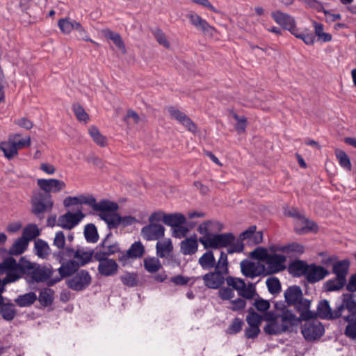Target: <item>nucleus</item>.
<instances>
[{"label": "nucleus", "instance_id": "obj_51", "mask_svg": "<svg viewBox=\"0 0 356 356\" xmlns=\"http://www.w3.org/2000/svg\"><path fill=\"white\" fill-rule=\"evenodd\" d=\"M38 300L43 306L50 305L54 300V291L50 289H44L40 293Z\"/></svg>", "mask_w": 356, "mask_h": 356}, {"label": "nucleus", "instance_id": "obj_41", "mask_svg": "<svg viewBox=\"0 0 356 356\" xmlns=\"http://www.w3.org/2000/svg\"><path fill=\"white\" fill-rule=\"evenodd\" d=\"M350 263L348 260H341L334 264L332 272L336 276L346 278Z\"/></svg>", "mask_w": 356, "mask_h": 356}, {"label": "nucleus", "instance_id": "obj_59", "mask_svg": "<svg viewBox=\"0 0 356 356\" xmlns=\"http://www.w3.org/2000/svg\"><path fill=\"white\" fill-rule=\"evenodd\" d=\"M243 325V321L241 319L235 318L233 320L232 324L227 328V333L229 334H235L238 333L241 330Z\"/></svg>", "mask_w": 356, "mask_h": 356}, {"label": "nucleus", "instance_id": "obj_22", "mask_svg": "<svg viewBox=\"0 0 356 356\" xmlns=\"http://www.w3.org/2000/svg\"><path fill=\"white\" fill-rule=\"evenodd\" d=\"M271 17L277 24L282 26L284 29L288 30L291 29L293 25H295L296 22L292 16L280 10L273 12Z\"/></svg>", "mask_w": 356, "mask_h": 356}, {"label": "nucleus", "instance_id": "obj_19", "mask_svg": "<svg viewBox=\"0 0 356 356\" xmlns=\"http://www.w3.org/2000/svg\"><path fill=\"white\" fill-rule=\"evenodd\" d=\"M207 287L213 289L220 288L225 281V276L214 270L205 274L202 277Z\"/></svg>", "mask_w": 356, "mask_h": 356}, {"label": "nucleus", "instance_id": "obj_25", "mask_svg": "<svg viewBox=\"0 0 356 356\" xmlns=\"http://www.w3.org/2000/svg\"><path fill=\"white\" fill-rule=\"evenodd\" d=\"M118 265L114 259H107L98 265V271L103 276L109 277L115 275L118 271Z\"/></svg>", "mask_w": 356, "mask_h": 356}, {"label": "nucleus", "instance_id": "obj_12", "mask_svg": "<svg viewBox=\"0 0 356 356\" xmlns=\"http://www.w3.org/2000/svg\"><path fill=\"white\" fill-rule=\"evenodd\" d=\"M37 184L40 188L44 191V193H58L66 186L63 181L56 179H38Z\"/></svg>", "mask_w": 356, "mask_h": 356}, {"label": "nucleus", "instance_id": "obj_49", "mask_svg": "<svg viewBox=\"0 0 356 356\" xmlns=\"http://www.w3.org/2000/svg\"><path fill=\"white\" fill-rule=\"evenodd\" d=\"M39 234L40 231L37 225L31 224L23 229L22 237L27 239V241L29 242L30 241L35 238L39 236Z\"/></svg>", "mask_w": 356, "mask_h": 356}, {"label": "nucleus", "instance_id": "obj_30", "mask_svg": "<svg viewBox=\"0 0 356 356\" xmlns=\"http://www.w3.org/2000/svg\"><path fill=\"white\" fill-rule=\"evenodd\" d=\"M188 18L194 26H195L197 29L202 30L205 33H211L213 29V27L211 26L205 19H202L197 14H188Z\"/></svg>", "mask_w": 356, "mask_h": 356}, {"label": "nucleus", "instance_id": "obj_53", "mask_svg": "<svg viewBox=\"0 0 356 356\" xmlns=\"http://www.w3.org/2000/svg\"><path fill=\"white\" fill-rule=\"evenodd\" d=\"M271 250H273L272 248H270ZM282 251L285 253H290V252H296V253H302L304 252V247L297 243H289L286 245L282 246L280 248H277L274 250Z\"/></svg>", "mask_w": 356, "mask_h": 356}, {"label": "nucleus", "instance_id": "obj_43", "mask_svg": "<svg viewBox=\"0 0 356 356\" xmlns=\"http://www.w3.org/2000/svg\"><path fill=\"white\" fill-rule=\"evenodd\" d=\"M161 266L159 259L156 257H146L144 259V268L149 273H156L161 269Z\"/></svg>", "mask_w": 356, "mask_h": 356}, {"label": "nucleus", "instance_id": "obj_16", "mask_svg": "<svg viewBox=\"0 0 356 356\" xmlns=\"http://www.w3.org/2000/svg\"><path fill=\"white\" fill-rule=\"evenodd\" d=\"M65 257H73L75 262H77L79 266H84L88 264L91 258L92 253L84 250L83 249H77L74 250L71 247H67L65 251Z\"/></svg>", "mask_w": 356, "mask_h": 356}, {"label": "nucleus", "instance_id": "obj_55", "mask_svg": "<svg viewBox=\"0 0 356 356\" xmlns=\"http://www.w3.org/2000/svg\"><path fill=\"white\" fill-rule=\"evenodd\" d=\"M348 324L346 327L344 334L348 338L356 339V318L344 320Z\"/></svg>", "mask_w": 356, "mask_h": 356}, {"label": "nucleus", "instance_id": "obj_23", "mask_svg": "<svg viewBox=\"0 0 356 356\" xmlns=\"http://www.w3.org/2000/svg\"><path fill=\"white\" fill-rule=\"evenodd\" d=\"M156 256L159 258H168L172 253L173 245L170 238L159 241L156 244Z\"/></svg>", "mask_w": 356, "mask_h": 356}, {"label": "nucleus", "instance_id": "obj_45", "mask_svg": "<svg viewBox=\"0 0 356 356\" xmlns=\"http://www.w3.org/2000/svg\"><path fill=\"white\" fill-rule=\"evenodd\" d=\"M335 155L338 159L339 165L343 168L350 171L352 169V165L347 154L344 151L337 149L335 150Z\"/></svg>", "mask_w": 356, "mask_h": 356}, {"label": "nucleus", "instance_id": "obj_47", "mask_svg": "<svg viewBox=\"0 0 356 356\" xmlns=\"http://www.w3.org/2000/svg\"><path fill=\"white\" fill-rule=\"evenodd\" d=\"M86 240L90 243H96L98 241V233L96 227L93 224H88L84 228Z\"/></svg>", "mask_w": 356, "mask_h": 356}, {"label": "nucleus", "instance_id": "obj_35", "mask_svg": "<svg viewBox=\"0 0 356 356\" xmlns=\"http://www.w3.org/2000/svg\"><path fill=\"white\" fill-rule=\"evenodd\" d=\"M346 284V278L336 276L334 278L327 280L325 284V288L328 291H339Z\"/></svg>", "mask_w": 356, "mask_h": 356}, {"label": "nucleus", "instance_id": "obj_17", "mask_svg": "<svg viewBox=\"0 0 356 356\" xmlns=\"http://www.w3.org/2000/svg\"><path fill=\"white\" fill-rule=\"evenodd\" d=\"M328 275L329 271L324 267L315 264H310L309 265L305 278L309 283H316L323 280Z\"/></svg>", "mask_w": 356, "mask_h": 356}, {"label": "nucleus", "instance_id": "obj_29", "mask_svg": "<svg viewBox=\"0 0 356 356\" xmlns=\"http://www.w3.org/2000/svg\"><path fill=\"white\" fill-rule=\"evenodd\" d=\"M102 33L104 37L111 40L122 54H126L127 49L124 42L119 33L113 32L109 29H103Z\"/></svg>", "mask_w": 356, "mask_h": 356}, {"label": "nucleus", "instance_id": "obj_52", "mask_svg": "<svg viewBox=\"0 0 356 356\" xmlns=\"http://www.w3.org/2000/svg\"><path fill=\"white\" fill-rule=\"evenodd\" d=\"M144 254V246L138 241L131 245L127 250V255L131 258L141 257Z\"/></svg>", "mask_w": 356, "mask_h": 356}, {"label": "nucleus", "instance_id": "obj_50", "mask_svg": "<svg viewBox=\"0 0 356 356\" xmlns=\"http://www.w3.org/2000/svg\"><path fill=\"white\" fill-rule=\"evenodd\" d=\"M270 254L265 248L258 247L250 253V257L252 259L266 262Z\"/></svg>", "mask_w": 356, "mask_h": 356}, {"label": "nucleus", "instance_id": "obj_56", "mask_svg": "<svg viewBox=\"0 0 356 356\" xmlns=\"http://www.w3.org/2000/svg\"><path fill=\"white\" fill-rule=\"evenodd\" d=\"M266 283L269 292L272 294L278 293L281 289L280 282L277 277H269Z\"/></svg>", "mask_w": 356, "mask_h": 356}, {"label": "nucleus", "instance_id": "obj_58", "mask_svg": "<svg viewBox=\"0 0 356 356\" xmlns=\"http://www.w3.org/2000/svg\"><path fill=\"white\" fill-rule=\"evenodd\" d=\"M72 110L76 118L79 121L87 122L88 120V115L82 106H81L79 104H74L72 106Z\"/></svg>", "mask_w": 356, "mask_h": 356}, {"label": "nucleus", "instance_id": "obj_15", "mask_svg": "<svg viewBox=\"0 0 356 356\" xmlns=\"http://www.w3.org/2000/svg\"><path fill=\"white\" fill-rule=\"evenodd\" d=\"M285 261L286 257L284 255L270 254L266 262V264L267 265V273H276L285 269Z\"/></svg>", "mask_w": 356, "mask_h": 356}, {"label": "nucleus", "instance_id": "obj_40", "mask_svg": "<svg viewBox=\"0 0 356 356\" xmlns=\"http://www.w3.org/2000/svg\"><path fill=\"white\" fill-rule=\"evenodd\" d=\"M213 268H215L214 270L217 271L218 273L225 276L228 274L229 270L227 253H225V252H220V257Z\"/></svg>", "mask_w": 356, "mask_h": 356}, {"label": "nucleus", "instance_id": "obj_37", "mask_svg": "<svg viewBox=\"0 0 356 356\" xmlns=\"http://www.w3.org/2000/svg\"><path fill=\"white\" fill-rule=\"evenodd\" d=\"M37 300V296L34 292L26 293L23 295L19 296L15 300V303L21 307H29L33 304Z\"/></svg>", "mask_w": 356, "mask_h": 356}, {"label": "nucleus", "instance_id": "obj_61", "mask_svg": "<svg viewBox=\"0 0 356 356\" xmlns=\"http://www.w3.org/2000/svg\"><path fill=\"white\" fill-rule=\"evenodd\" d=\"M153 34L156 41L159 43V44L165 47V48L170 47V44L167 40L165 35L163 33V31L161 29H157L154 30Z\"/></svg>", "mask_w": 356, "mask_h": 356}, {"label": "nucleus", "instance_id": "obj_33", "mask_svg": "<svg viewBox=\"0 0 356 356\" xmlns=\"http://www.w3.org/2000/svg\"><path fill=\"white\" fill-rule=\"evenodd\" d=\"M309 265L303 261H296L289 266L290 273L295 277H306Z\"/></svg>", "mask_w": 356, "mask_h": 356}, {"label": "nucleus", "instance_id": "obj_1", "mask_svg": "<svg viewBox=\"0 0 356 356\" xmlns=\"http://www.w3.org/2000/svg\"><path fill=\"white\" fill-rule=\"evenodd\" d=\"M0 268L10 270L18 277V280L24 275L29 284L40 283L47 281L53 274L51 268L31 262L25 257H22L18 263L13 257H9L1 262Z\"/></svg>", "mask_w": 356, "mask_h": 356}, {"label": "nucleus", "instance_id": "obj_39", "mask_svg": "<svg viewBox=\"0 0 356 356\" xmlns=\"http://www.w3.org/2000/svg\"><path fill=\"white\" fill-rule=\"evenodd\" d=\"M53 245L58 250H62L61 257L64 259L65 257L66 248L70 246L69 245H66V237L63 232L58 231L56 233Z\"/></svg>", "mask_w": 356, "mask_h": 356}, {"label": "nucleus", "instance_id": "obj_14", "mask_svg": "<svg viewBox=\"0 0 356 356\" xmlns=\"http://www.w3.org/2000/svg\"><path fill=\"white\" fill-rule=\"evenodd\" d=\"M240 266L243 275L250 278L259 276L265 271L264 265L249 260H243Z\"/></svg>", "mask_w": 356, "mask_h": 356}, {"label": "nucleus", "instance_id": "obj_6", "mask_svg": "<svg viewBox=\"0 0 356 356\" xmlns=\"http://www.w3.org/2000/svg\"><path fill=\"white\" fill-rule=\"evenodd\" d=\"M335 316L338 318L342 317L343 320L356 318V301L354 294H343L342 302L337 307Z\"/></svg>", "mask_w": 356, "mask_h": 356}, {"label": "nucleus", "instance_id": "obj_32", "mask_svg": "<svg viewBox=\"0 0 356 356\" xmlns=\"http://www.w3.org/2000/svg\"><path fill=\"white\" fill-rule=\"evenodd\" d=\"M316 228L317 226L314 222L303 217L300 218V221L296 222L294 229L296 233L303 234L311 231H316Z\"/></svg>", "mask_w": 356, "mask_h": 356}, {"label": "nucleus", "instance_id": "obj_4", "mask_svg": "<svg viewBox=\"0 0 356 356\" xmlns=\"http://www.w3.org/2000/svg\"><path fill=\"white\" fill-rule=\"evenodd\" d=\"M95 207V211H100V218L105 221L109 229L117 228L119 226L120 216L115 212L118 209L117 203L103 200Z\"/></svg>", "mask_w": 356, "mask_h": 356}, {"label": "nucleus", "instance_id": "obj_46", "mask_svg": "<svg viewBox=\"0 0 356 356\" xmlns=\"http://www.w3.org/2000/svg\"><path fill=\"white\" fill-rule=\"evenodd\" d=\"M35 251L38 257L45 258L49 254V247L45 241L38 239L35 241Z\"/></svg>", "mask_w": 356, "mask_h": 356}, {"label": "nucleus", "instance_id": "obj_31", "mask_svg": "<svg viewBox=\"0 0 356 356\" xmlns=\"http://www.w3.org/2000/svg\"><path fill=\"white\" fill-rule=\"evenodd\" d=\"M302 297V290L298 286H290L284 292L286 302L289 305H294Z\"/></svg>", "mask_w": 356, "mask_h": 356}, {"label": "nucleus", "instance_id": "obj_20", "mask_svg": "<svg viewBox=\"0 0 356 356\" xmlns=\"http://www.w3.org/2000/svg\"><path fill=\"white\" fill-rule=\"evenodd\" d=\"M311 302L309 300L302 297L294 305L296 310L300 313L301 320H310L316 318L315 312L311 311Z\"/></svg>", "mask_w": 356, "mask_h": 356}, {"label": "nucleus", "instance_id": "obj_44", "mask_svg": "<svg viewBox=\"0 0 356 356\" xmlns=\"http://www.w3.org/2000/svg\"><path fill=\"white\" fill-rule=\"evenodd\" d=\"M88 132L92 137L93 141L100 147H106L107 145V139L103 136L95 127H90Z\"/></svg>", "mask_w": 356, "mask_h": 356}, {"label": "nucleus", "instance_id": "obj_11", "mask_svg": "<svg viewBox=\"0 0 356 356\" xmlns=\"http://www.w3.org/2000/svg\"><path fill=\"white\" fill-rule=\"evenodd\" d=\"M165 227L160 223H149L141 229V235L147 241H156L163 238Z\"/></svg>", "mask_w": 356, "mask_h": 356}, {"label": "nucleus", "instance_id": "obj_9", "mask_svg": "<svg viewBox=\"0 0 356 356\" xmlns=\"http://www.w3.org/2000/svg\"><path fill=\"white\" fill-rule=\"evenodd\" d=\"M84 217L85 215L81 209L75 213L67 211L65 214L59 216L57 225L63 229L71 230L78 225Z\"/></svg>", "mask_w": 356, "mask_h": 356}, {"label": "nucleus", "instance_id": "obj_64", "mask_svg": "<svg viewBox=\"0 0 356 356\" xmlns=\"http://www.w3.org/2000/svg\"><path fill=\"white\" fill-rule=\"evenodd\" d=\"M172 236L175 238H181L186 236L188 232V229L183 224H179L176 227L172 228Z\"/></svg>", "mask_w": 356, "mask_h": 356}, {"label": "nucleus", "instance_id": "obj_34", "mask_svg": "<svg viewBox=\"0 0 356 356\" xmlns=\"http://www.w3.org/2000/svg\"><path fill=\"white\" fill-rule=\"evenodd\" d=\"M199 264L204 270H210L215 266L216 259L212 251H207L199 258Z\"/></svg>", "mask_w": 356, "mask_h": 356}, {"label": "nucleus", "instance_id": "obj_7", "mask_svg": "<svg viewBox=\"0 0 356 356\" xmlns=\"http://www.w3.org/2000/svg\"><path fill=\"white\" fill-rule=\"evenodd\" d=\"M31 204L33 213L40 216L43 212L51 210L53 207L51 195L40 191H35L32 197Z\"/></svg>", "mask_w": 356, "mask_h": 356}, {"label": "nucleus", "instance_id": "obj_2", "mask_svg": "<svg viewBox=\"0 0 356 356\" xmlns=\"http://www.w3.org/2000/svg\"><path fill=\"white\" fill-rule=\"evenodd\" d=\"M264 321L268 322L264 328V332L268 334L277 335L286 332H296L302 320L292 311L284 309L266 313Z\"/></svg>", "mask_w": 356, "mask_h": 356}, {"label": "nucleus", "instance_id": "obj_21", "mask_svg": "<svg viewBox=\"0 0 356 356\" xmlns=\"http://www.w3.org/2000/svg\"><path fill=\"white\" fill-rule=\"evenodd\" d=\"M79 267L77 262H75V261L73 260H70L63 263L58 268L60 277L49 280V285L52 286L59 282L63 277L71 275L78 270Z\"/></svg>", "mask_w": 356, "mask_h": 356}, {"label": "nucleus", "instance_id": "obj_48", "mask_svg": "<svg viewBox=\"0 0 356 356\" xmlns=\"http://www.w3.org/2000/svg\"><path fill=\"white\" fill-rule=\"evenodd\" d=\"M263 319L264 320V316L262 317L261 315L255 312L253 309L250 308L248 309V314L246 316V322L249 326H257L259 327Z\"/></svg>", "mask_w": 356, "mask_h": 356}, {"label": "nucleus", "instance_id": "obj_10", "mask_svg": "<svg viewBox=\"0 0 356 356\" xmlns=\"http://www.w3.org/2000/svg\"><path fill=\"white\" fill-rule=\"evenodd\" d=\"M91 282V276L86 270H81L67 281V286L74 291H82Z\"/></svg>", "mask_w": 356, "mask_h": 356}, {"label": "nucleus", "instance_id": "obj_26", "mask_svg": "<svg viewBox=\"0 0 356 356\" xmlns=\"http://www.w3.org/2000/svg\"><path fill=\"white\" fill-rule=\"evenodd\" d=\"M0 314L2 318L7 321L13 320L17 314L15 305L10 302H5L3 296L0 297Z\"/></svg>", "mask_w": 356, "mask_h": 356}, {"label": "nucleus", "instance_id": "obj_3", "mask_svg": "<svg viewBox=\"0 0 356 356\" xmlns=\"http://www.w3.org/2000/svg\"><path fill=\"white\" fill-rule=\"evenodd\" d=\"M31 145L30 136H22L21 134H10L8 137V140L3 143V154L10 160L18 154L19 149L29 147Z\"/></svg>", "mask_w": 356, "mask_h": 356}, {"label": "nucleus", "instance_id": "obj_28", "mask_svg": "<svg viewBox=\"0 0 356 356\" xmlns=\"http://www.w3.org/2000/svg\"><path fill=\"white\" fill-rule=\"evenodd\" d=\"M196 235L187 238L180 243V250L184 255L194 254L198 248V243Z\"/></svg>", "mask_w": 356, "mask_h": 356}, {"label": "nucleus", "instance_id": "obj_5", "mask_svg": "<svg viewBox=\"0 0 356 356\" xmlns=\"http://www.w3.org/2000/svg\"><path fill=\"white\" fill-rule=\"evenodd\" d=\"M205 249H218L227 247L235 241L232 233L216 234L213 236H203L198 240Z\"/></svg>", "mask_w": 356, "mask_h": 356}, {"label": "nucleus", "instance_id": "obj_8", "mask_svg": "<svg viewBox=\"0 0 356 356\" xmlns=\"http://www.w3.org/2000/svg\"><path fill=\"white\" fill-rule=\"evenodd\" d=\"M305 321L301 327V332L304 338L308 341L319 339L324 333V327L322 323L313 319Z\"/></svg>", "mask_w": 356, "mask_h": 356}, {"label": "nucleus", "instance_id": "obj_42", "mask_svg": "<svg viewBox=\"0 0 356 356\" xmlns=\"http://www.w3.org/2000/svg\"><path fill=\"white\" fill-rule=\"evenodd\" d=\"M186 222V218L183 214L181 213H171L165 214L164 223L166 225L172 227V228L176 227L179 224H184Z\"/></svg>", "mask_w": 356, "mask_h": 356}, {"label": "nucleus", "instance_id": "obj_62", "mask_svg": "<svg viewBox=\"0 0 356 356\" xmlns=\"http://www.w3.org/2000/svg\"><path fill=\"white\" fill-rule=\"evenodd\" d=\"M79 204H86L92 207V208L95 210V205L98 204V202H96V200L92 195L85 196L80 195L76 197Z\"/></svg>", "mask_w": 356, "mask_h": 356}, {"label": "nucleus", "instance_id": "obj_24", "mask_svg": "<svg viewBox=\"0 0 356 356\" xmlns=\"http://www.w3.org/2000/svg\"><path fill=\"white\" fill-rule=\"evenodd\" d=\"M336 309L332 310L329 302L323 300L319 302L317 307L316 317L318 316L322 319H336L338 316H335Z\"/></svg>", "mask_w": 356, "mask_h": 356}, {"label": "nucleus", "instance_id": "obj_54", "mask_svg": "<svg viewBox=\"0 0 356 356\" xmlns=\"http://www.w3.org/2000/svg\"><path fill=\"white\" fill-rule=\"evenodd\" d=\"M120 280L124 285L134 287L138 284V276L135 273L127 272L120 276Z\"/></svg>", "mask_w": 356, "mask_h": 356}, {"label": "nucleus", "instance_id": "obj_57", "mask_svg": "<svg viewBox=\"0 0 356 356\" xmlns=\"http://www.w3.org/2000/svg\"><path fill=\"white\" fill-rule=\"evenodd\" d=\"M226 282L228 286H232L238 292L242 289L245 286V282L242 279L229 276L225 278Z\"/></svg>", "mask_w": 356, "mask_h": 356}, {"label": "nucleus", "instance_id": "obj_36", "mask_svg": "<svg viewBox=\"0 0 356 356\" xmlns=\"http://www.w3.org/2000/svg\"><path fill=\"white\" fill-rule=\"evenodd\" d=\"M312 24L314 29L315 36L317 37L318 41L322 42H327L332 40V35L330 33L324 32V27L322 24L318 23L316 21H313Z\"/></svg>", "mask_w": 356, "mask_h": 356}, {"label": "nucleus", "instance_id": "obj_13", "mask_svg": "<svg viewBox=\"0 0 356 356\" xmlns=\"http://www.w3.org/2000/svg\"><path fill=\"white\" fill-rule=\"evenodd\" d=\"M168 111L171 118L175 119L180 124L184 126L189 131L195 133L197 131V126L191 119L180 110L173 107H168Z\"/></svg>", "mask_w": 356, "mask_h": 356}, {"label": "nucleus", "instance_id": "obj_38", "mask_svg": "<svg viewBox=\"0 0 356 356\" xmlns=\"http://www.w3.org/2000/svg\"><path fill=\"white\" fill-rule=\"evenodd\" d=\"M28 245L27 239L20 237L13 244L9 250V253L12 255L21 254L26 250Z\"/></svg>", "mask_w": 356, "mask_h": 356}, {"label": "nucleus", "instance_id": "obj_18", "mask_svg": "<svg viewBox=\"0 0 356 356\" xmlns=\"http://www.w3.org/2000/svg\"><path fill=\"white\" fill-rule=\"evenodd\" d=\"M223 225L215 220L204 221L197 227V232L203 236H213L223 229Z\"/></svg>", "mask_w": 356, "mask_h": 356}, {"label": "nucleus", "instance_id": "obj_60", "mask_svg": "<svg viewBox=\"0 0 356 356\" xmlns=\"http://www.w3.org/2000/svg\"><path fill=\"white\" fill-rule=\"evenodd\" d=\"M238 295L245 298L246 299H252L255 295V288L252 284H250L248 286L245 284L243 288L240 290L238 292Z\"/></svg>", "mask_w": 356, "mask_h": 356}, {"label": "nucleus", "instance_id": "obj_63", "mask_svg": "<svg viewBox=\"0 0 356 356\" xmlns=\"http://www.w3.org/2000/svg\"><path fill=\"white\" fill-rule=\"evenodd\" d=\"M253 305L257 311L261 312H265L270 308L269 302L259 297L255 299Z\"/></svg>", "mask_w": 356, "mask_h": 356}, {"label": "nucleus", "instance_id": "obj_27", "mask_svg": "<svg viewBox=\"0 0 356 356\" xmlns=\"http://www.w3.org/2000/svg\"><path fill=\"white\" fill-rule=\"evenodd\" d=\"M58 26L60 31L65 34L70 33L73 29L84 33V29L81 24L76 21H71L69 18L60 19L58 22Z\"/></svg>", "mask_w": 356, "mask_h": 356}]
</instances>
